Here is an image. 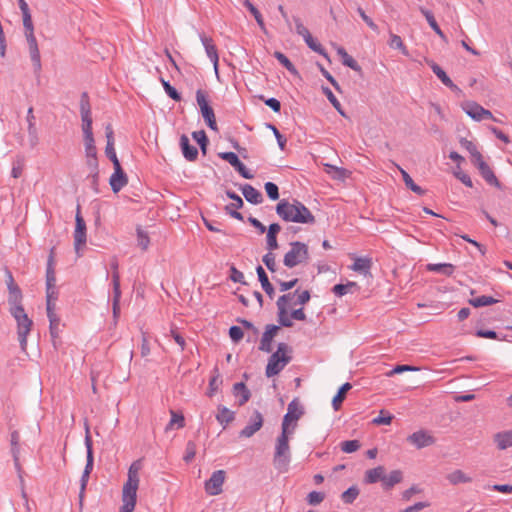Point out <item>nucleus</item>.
Segmentation results:
<instances>
[{
	"label": "nucleus",
	"instance_id": "f257e3e1",
	"mask_svg": "<svg viewBox=\"0 0 512 512\" xmlns=\"http://www.w3.org/2000/svg\"><path fill=\"white\" fill-rule=\"evenodd\" d=\"M276 213L286 222L302 224L315 223V217L311 211L298 200H294L292 203L286 199L280 200L276 205Z\"/></svg>",
	"mask_w": 512,
	"mask_h": 512
},
{
	"label": "nucleus",
	"instance_id": "f03ea898",
	"mask_svg": "<svg viewBox=\"0 0 512 512\" xmlns=\"http://www.w3.org/2000/svg\"><path fill=\"white\" fill-rule=\"evenodd\" d=\"M141 460L134 461L128 470V479L122 490V506L120 512H133L137 500V490L139 487V470L141 469Z\"/></svg>",
	"mask_w": 512,
	"mask_h": 512
},
{
	"label": "nucleus",
	"instance_id": "7ed1b4c3",
	"mask_svg": "<svg viewBox=\"0 0 512 512\" xmlns=\"http://www.w3.org/2000/svg\"><path fill=\"white\" fill-rule=\"evenodd\" d=\"M23 26H24V34L29 46V54L31 61L33 63L34 73L39 75L41 71V57L40 51L38 48L37 40L34 35V26L32 22L31 13H23Z\"/></svg>",
	"mask_w": 512,
	"mask_h": 512
},
{
	"label": "nucleus",
	"instance_id": "20e7f679",
	"mask_svg": "<svg viewBox=\"0 0 512 512\" xmlns=\"http://www.w3.org/2000/svg\"><path fill=\"white\" fill-rule=\"evenodd\" d=\"M288 430L282 429L280 436L277 438L273 464L275 469L283 473L288 470L290 463V447Z\"/></svg>",
	"mask_w": 512,
	"mask_h": 512
},
{
	"label": "nucleus",
	"instance_id": "39448f33",
	"mask_svg": "<svg viewBox=\"0 0 512 512\" xmlns=\"http://www.w3.org/2000/svg\"><path fill=\"white\" fill-rule=\"evenodd\" d=\"M290 351L286 343H279L277 350L269 357L265 374L268 378L279 374L285 366L291 361V357L287 355Z\"/></svg>",
	"mask_w": 512,
	"mask_h": 512
},
{
	"label": "nucleus",
	"instance_id": "423d86ee",
	"mask_svg": "<svg viewBox=\"0 0 512 512\" xmlns=\"http://www.w3.org/2000/svg\"><path fill=\"white\" fill-rule=\"evenodd\" d=\"M9 311L17 322V334L21 349L25 350L27 346V336L31 331L33 322L26 314L23 306L10 307Z\"/></svg>",
	"mask_w": 512,
	"mask_h": 512
},
{
	"label": "nucleus",
	"instance_id": "0eeeda50",
	"mask_svg": "<svg viewBox=\"0 0 512 512\" xmlns=\"http://www.w3.org/2000/svg\"><path fill=\"white\" fill-rule=\"evenodd\" d=\"M309 259L308 246L300 241L290 243V250L284 255L283 264L288 268L306 263Z\"/></svg>",
	"mask_w": 512,
	"mask_h": 512
},
{
	"label": "nucleus",
	"instance_id": "6e6552de",
	"mask_svg": "<svg viewBox=\"0 0 512 512\" xmlns=\"http://www.w3.org/2000/svg\"><path fill=\"white\" fill-rule=\"evenodd\" d=\"M76 226L74 231V246L78 253L80 248L86 244V223L80 213V205L77 206L75 216Z\"/></svg>",
	"mask_w": 512,
	"mask_h": 512
},
{
	"label": "nucleus",
	"instance_id": "1a4fd4ad",
	"mask_svg": "<svg viewBox=\"0 0 512 512\" xmlns=\"http://www.w3.org/2000/svg\"><path fill=\"white\" fill-rule=\"evenodd\" d=\"M225 471L216 470L205 482V491L211 496L219 495L222 492V486L225 481Z\"/></svg>",
	"mask_w": 512,
	"mask_h": 512
},
{
	"label": "nucleus",
	"instance_id": "9d476101",
	"mask_svg": "<svg viewBox=\"0 0 512 512\" xmlns=\"http://www.w3.org/2000/svg\"><path fill=\"white\" fill-rule=\"evenodd\" d=\"M263 416L258 410H254L249 423L239 432V437L250 438L263 426Z\"/></svg>",
	"mask_w": 512,
	"mask_h": 512
},
{
	"label": "nucleus",
	"instance_id": "9b49d317",
	"mask_svg": "<svg viewBox=\"0 0 512 512\" xmlns=\"http://www.w3.org/2000/svg\"><path fill=\"white\" fill-rule=\"evenodd\" d=\"M304 414V409L300 405L297 398L293 399L287 407V413L284 415L282 421V429L288 430L289 424L293 421H297Z\"/></svg>",
	"mask_w": 512,
	"mask_h": 512
},
{
	"label": "nucleus",
	"instance_id": "f8f14e48",
	"mask_svg": "<svg viewBox=\"0 0 512 512\" xmlns=\"http://www.w3.org/2000/svg\"><path fill=\"white\" fill-rule=\"evenodd\" d=\"M473 165L476 166L481 174L482 178L491 186L501 188V184L494 174L493 170L490 166L484 161L483 157L476 159L473 162Z\"/></svg>",
	"mask_w": 512,
	"mask_h": 512
},
{
	"label": "nucleus",
	"instance_id": "ddd939ff",
	"mask_svg": "<svg viewBox=\"0 0 512 512\" xmlns=\"http://www.w3.org/2000/svg\"><path fill=\"white\" fill-rule=\"evenodd\" d=\"M226 195L229 199L233 200V202L225 206V211L231 217L243 221V215L237 211V209L242 208L244 205L242 198L232 190H227Z\"/></svg>",
	"mask_w": 512,
	"mask_h": 512
},
{
	"label": "nucleus",
	"instance_id": "4468645a",
	"mask_svg": "<svg viewBox=\"0 0 512 512\" xmlns=\"http://www.w3.org/2000/svg\"><path fill=\"white\" fill-rule=\"evenodd\" d=\"M407 441L416 448L421 449L435 443V438L424 430H419L407 437Z\"/></svg>",
	"mask_w": 512,
	"mask_h": 512
},
{
	"label": "nucleus",
	"instance_id": "2eb2a0df",
	"mask_svg": "<svg viewBox=\"0 0 512 512\" xmlns=\"http://www.w3.org/2000/svg\"><path fill=\"white\" fill-rule=\"evenodd\" d=\"M114 167V173L111 175L109 184L114 193L119 192L127 183L128 178L126 173L121 167V164H117Z\"/></svg>",
	"mask_w": 512,
	"mask_h": 512
},
{
	"label": "nucleus",
	"instance_id": "dca6fc26",
	"mask_svg": "<svg viewBox=\"0 0 512 512\" xmlns=\"http://www.w3.org/2000/svg\"><path fill=\"white\" fill-rule=\"evenodd\" d=\"M279 329L280 327L274 324H268L266 326L260 341L259 350L267 353L272 351V340L278 333Z\"/></svg>",
	"mask_w": 512,
	"mask_h": 512
},
{
	"label": "nucleus",
	"instance_id": "f3484780",
	"mask_svg": "<svg viewBox=\"0 0 512 512\" xmlns=\"http://www.w3.org/2000/svg\"><path fill=\"white\" fill-rule=\"evenodd\" d=\"M105 136L107 139L105 154L111 160L113 166H117V164H120V162L117 158L116 151L114 148V131L111 124H107L105 126Z\"/></svg>",
	"mask_w": 512,
	"mask_h": 512
},
{
	"label": "nucleus",
	"instance_id": "a211bd4d",
	"mask_svg": "<svg viewBox=\"0 0 512 512\" xmlns=\"http://www.w3.org/2000/svg\"><path fill=\"white\" fill-rule=\"evenodd\" d=\"M80 113L82 127H92L91 107L87 92H83L80 97Z\"/></svg>",
	"mask_w": 512,
	"mask_h": 512
},
{
	"label": "nucleus",
	"instance_id": "6ab92c4d",
	"mask_svg": "<svg viewBox=\"0 0 512 512\" xmlns=\"http://www.w3.org/2000/svg\"><path fill=\"white\" fill-rule=\"evenodd\" d=\"M200 39L205 48L207 56L213 63L216 73H218L219 56H218L217 48L214 45L212 38L202 35L200 37Z\"/></svg>",
	"mask_w": 512,
	"mask_h": 512
},
{
	"label": "nucleus",
	"instance_id": "aec40b11",
	"mask_svg": "<svg viewBox=\"0 0 512 512\" xmlns=\"http://www.w3.org/2000/svg\"><path fill=\"white\" fill-rule=\"evenodd\" d=\"M93 443L92 438L90 436L89 426L85 425V446L87 450L86 456V465L84 468V473L91 474L94 466V456H93Z\"/></svg>",
	"mask_w": 512,
	"mask_h": 512
},
{
	"label": "nucleus",
	"instance_id": "412c9836",
	"mask_svg": "<svg viewBox=\"0 0 512 512\" xmlns=\"http://www.w3.org/2000/svg\"><path fill=\"white\" fill-rule=\"evenodd\" d=\"M180 147L184 158L187 161H195L198 157V150L195 146L190 144L189 138L183 134L180 137Z\"/></svg>",
	"mask_w": 512,
	"mask_h": 512
},
{
	"label": "nucleus",
	"instance_id": "4be33fe9",
	"mask_svg": "<svg viewBox=\"0 0 512 512\" xmlns=\"http://www.w3.org/2000/svg\"><path fill=\"white\" fill-rule=\"evenodd\" d=\"M243 196L251 204H260L263 202V195L260 191L254 188L250 184H244L240 186Z\"/></svg>",
	"mask_w": 512,
	"mask_h": 512
},
{
	"label": "nucleus",
	"instance_id": "5701e85b",
	"mask_svg": "<svg viewBox=\"0 0 512 512\" xmlns=\"http://www.w3.org/2000/svg\"><path fill=\"white\" fill-rule=\"evenodd\" d=\"M419 11L425 17V19L427 20V22H428L429 26L431 27V29L441 38V40L444 43L447 44L448 43V38L443 33L441 28L439 27L438 23L435 20V17L433 15V13L431 11L427 10L426 8L422 7V6L419 7Z\"/></svg>",
	"mask_w": 512,
	"mask_h": 512
},
{
	"label": "nucleus",
	"instance_id": "b1692460",
	"mask_svg": "<svg viewBox=\"0 0 512 512\" xmlns=\"http://www.w3.org/2000/svg\"><path fill=\"white\" fill-rule=\"evenodd\" d=\"M28 123V137L31 148H34L38 144L37 128L35 126V116L33 114V108L30 107L27 111L26 117Z\"/></svg>",
	"mask_w": 512,
	"mask_h": 512
},
{
	"label": "nucleus",
	"instance_id": "393cba45",
	"mask_svg": "<svg viewBox=\"0 0 512 512\" xmlns=\"http://www.w3.org/2000/svg\"><path fill=\"white\" fill-rule=\"evenodd\" d=\"M84 134L85 153L87 156H97V150L93 137L92 127H82Z\"/></svg>",
	"mask_w": 512,
	"mask_h": 512
},
{
	"label": "nucleus",
	"instance_id": "a878e982",
	"mask_svg": "<svg viewBox=\"0 0 512 512\" xmlns=\"http://www.w3.org/2000/svg\"><path fill=\"white\" fill-rule=\"evenodd\" d=\"M493 440L499 450L512 447V431L498 432L494 435Z\"/></svg>",
	"mask_w": 512,
	"mask_h": 512
},
{
	"label": "nucleus",
	"instance_id": "bb28decb",
	"mask_svg": "<svg viewBox=\"0 0 512 512\" xmlns=\"http://www.w3.org/2000/svg\"><path fill=\"white\" fill-rule=\"evenodd\" d=\"M256 272L258 275V280L260 281L263 290L272 299L275 295V290L273 285L270 283L265 270L261 265H258L256 267Z\"/></svg>",
	"mask_w": 512,
	"mask_h": 512
},
{
	"label": "nucleus",
	"instance_id": "cd10ccee",
	"mask_svg": "<svg viewBox=\"0 0 512 512\" xmlns=\"http://www.w3.org/2000/svg\"><path fill=\"white\" fill-rule=\"evenodd\" d=\"M47 317L49 319L50 336L54 347H56V339L59 336L60 318L55 314L54 310L50 311V309L47 311Z\"/></svg>",
	"mask_w": 512,
	"mask_h": 512
},
{
	"label": "nucleus",
	"instance_id": "c85d7f7f",
	"mask_svg": "<svg viewBox=\"0 0 512 512\" xmlns=\"http://www.w3.org/2000/svg\"><path fill=\"white\" fill-rule=\"evenodd\" d=\"M462 108L473 120L481 121V114L484 109L481 105L474 101H467L463 103Z\"/></svg>",
	"mask_w": 512,
	"mask_h": 512
},
{
	"label": "nucleus",
	"instance_id": "c756f323",
	"mask_svg": "<svg viewBox=\"0 0 512 512\" xmlns=\"http://www.w3.org/2000/svg\"><path fill=\"white\" fill-rule=\"evenodd\" d=\"M19 442H20V435L19 432L14 430L10 434V444H11V453L13 456L14 464L17 470H20V464H19Z\"/></svg>",
	"mask_w": 512,
	"mask_h": 512
},
{
	"label": "nucleus",
	"instance_id": "7c9ffc66",
	"mask_svg": "<svg viewBox=\"0 0 512 512\" xmlns=\"http://www.w3.org/2000/svg\"><path fill=\"white\" fill-rule=\"evenodd\" d=\"M384 473L385 468L383 466H377L373 469L367 470L365 472L364 482L366 484H373L378 481L383 482Z\"/></svg>",
	"mask_w": 512,
	"mask_h": 512
},
{
	"label": "nucleus",
	"instance_id": "2f4dec72",
	"mask_svg": "<svg viewBox=\"0 0 512 512\" xmlns=\"http://www.w3.org/2000/svg\"><path fill=\"white\" fill-rule=\"evenodd\" d=\"M427 271L440 273L446 276H451L455 270L454 265L450 263H429L426 265Z\"/></svg>",
	"mask_w": 512,
	"mask_h": 512
},
{
	"label": "nucleus",
	"instance_id": "473e14b6",
	"mask_svg": "<svg viewBox=\"0 0 512 512\" xmlns=\"http://www.w3.org/2000/svg\"><path fill=\"white\" fill-rule=\"evenodd\" d=\"M425 61L429 65V67L432 69L434 74L440 79V81L445 86L452 85V80L450 79V77L446 74V72L437 63H435L433 60H429V59H426Z\"/></svg>",
	"mask_w": 512,
	"mask_h": 512
},
{
	"label": "nucleus",
	"instance_id": "72a5a7b5",
	"mask_svg": "<svg viewBox=\"0 0 512 512\" xmlns=\"http://www.w3.org/2000/svg\"><path fill=\"white\" fill-rule=\"evenodd\" d=\"M216 419L221 425L225 427L235 419V413L229 410L227 407L219 405Z\"/></svg>",
	"mask_w": 512,
	"mask_h": 512
},
{
	"label": "nucleus",
	"instance_id": "f704fd0d",
	"mask_svg": "<svg viewBox=\"0 0 512 512\" xmlns=\"http://www.w3.org/2000/svg\"><path fill=\"white\" fill-rule=\"evenodd\" d=\"M402 479V472L400 470H394L387 476L384 474L382 486L384 489L388 490L396 484L400 483Z\"/></svg>",
	"mask_w": 512,
	"mask_h": 512
},
{
	"label": "nucleus",
	"instance_id": "c9c22d12",
	"mask_svg": "<svg viewBox=\"0 0 512 512\" xmlns=\"http://www.w3.org/2000/svg\"><path fill=\"white\" fill-rule=\"evenodd\" d=\"M233 392L236 396L240 395L239 406H242L245 403H247L251 397L249 389L243 382L235 383L233 385Z\"/></svg>",
	"mask_w": 512,
	"mask_h": 512
},
{
	"label": "nucleus",
	"instance_id": "e433bc0d",
	"mask_svg": "<svg viewBox=\"0 0 512 512\" xmlns=\"http://www.w3.org/2000/svg\"><path fill=\"white\" fill-rule=\"evenodd\" d=\"M352 388L349 382L344 383L339 389L336 395L333 397L332 406L334 410H338L341 407L342 402L346 398L347 392Z\"/></svg>",
	"mask_w": 512,
	"mask_h": 512
},
{
	"label": "nucleus",
	"instance_id": "4c0bfd02",
	"mask_svg": "<svg viewBox=\"0 0 512 512\" xmlns=\"http://www.w3.org/2000/svg\"><path fill=\"white\" fill-rule=\"evenodd\" d=\"M446 478L452 485L469 483L472 481L471 477H469L467 474H465L462 470L459 469L449 473Z\"/></svg>",
	"mask_w": 512,
	"mask_h": 512
},
{
	"label": "nucleus",
	"instance_id": "58836bf2",
	"mask_svg": "<svg viewBox=\"0 0 512 512\" xmlns=\"http://www.w3.org/2000/svg\"><path fill=\"white\" fill-rule=\"evenodd\" d=\"M171 419L167 426L165 427V431L168 432L169 430L174 429V426L176 425L177 429L183 428L185 426V418L182 413H178L174 410H170Z\"/></svg>",
	"mask_w": 512,
	"mask_h": 512
},
{
	"label": "nucleus",
	"instance_id": "ea45409f",
	"mask_svg": "<svg viewBox=\"0 0 512 512\" xmlns=\"http://www.w3.org/2000/svg\"><path fill=\"white\" fill-rule=\"evenodd\" d=\"M58 298V291L56 288V284L54 285H46V311L50 309L53 311L55 309V301Z\"/></svg>",
	"mask_w": 512,
	"mask_h": 512
},
{
	"label": "nucleus",
	"instance_id": "a19ab883",
	"mask_svg": "<svg viewBox=\"0 0 512 512\" xmlns=\"http://www.w3.org/2000/svg\"><path fill=\"white\" fill-rule=\"evenodd\" d=\"M397 167H398L399 171L401 172L403 181H404L405 185L407 186V188H409L410 190H412L414 193H416L418 195H424L425 190L423 188H421L419 185L415 184L413 179L411 178V176L404 169H402L400 166H397Z\"/></svg>",
	"mask_w": 512,
	"mask_h": 512
},
{
	"label": "nucleus",
	"instance_id": "79ce46f5",
	"mask_svg": "<svg viewBox=\"0 0 512 512\" xmlns=\"http://www.w3.org/2000/svg\"><path fill=\"white\" fill-rule=\"evenodd\" d=\"M371 260L369 258H356L353 265L351 266V269L362 273L364 275L369 274L370 268H371Z\"/></svg>",
	"mask_w": 512,
	"mask_h": 512
},
{
	"label": "nucleus",
	"instance_id": "37998d69",
	"mask_svg": "<svg viewBox=\"0 0 512 512\" xmlns=\"http://www.w3.org/2000/svg\"><path fill=\"white\" fill-rule=\"evenodd\" d=\"M200 111H201V115H202L204 121L206 122L207 126L211 130L217 131L218 127H217L213 108L211 106L208 108L205 107L204 109H201Z\"/></svg>",
	"mask_w": 512,
	"mask_h": 512
},
{
	"label": "nucleus",
	"instance_id": "c03bdc74",
	"mask_svg": "<svg viewBox=\"0 0 512 512\" xmlns=\"http://www.w3.org/2000/svg\"><path fill=\"white\" fill-rule=\"evenodd\" d=\"M243 4L250 11V13L254 16L260 29L262 31L266 32V26H265L263 17L261 15V13L259 12V10L249 0H244Z\"/></svg>",
	"mask_w": 512,
	"mask_h": 512
},
{
	"label": "nucleus",
	"instance_id": "a18cd8bd",
	"mask_svg": "<svg viewBox=\"0 0 512 512\" xmlns=\"http://www.w3.org/2000/svg\"><path fill=\"white\" fill-rule=\"evenodd\" d=\"M460 144L463 148H465L470 153L472 163L475 162L476 159L482 157L481 153L478 151L476 145L472 141H470L466 138H461Z\"/></svg>",
	"mask_w": 512,
	"mask_h": 512
},
{
	"label": "nucleus",
	"instance_id": "49530a36",
	"mask_svg": "<svg viewBox=\"0 0 512 512\" xmlns=\"http://www.w3.org/2000/svg\"><path fill=\"white\" fill-rule=\"evenodd\" d=\"M305 43L307 44V46L313 50L314 52L322 55L323 57H325L328 61H330V58H329V55L328 53L326 52V50L322 47V45L320 43H318L313 37L312 35H309L308 37H306L304 39Z\"/></svg>",
	"mask_w": 512,
	"mask_h": 512
},
{
	"label": "nucleus",
	"instance_id": "de8ad7c7",
	"mask_svg": "<svg viewBox=\"0 0 512 512\" xmlns=\"http://www.w3.org/2000/svg\"><path fill=\"white\" fill-rule=\"evenodd\" d=\"M497 302H498L497 299L493 298L492 296H486V295H482V296L472 298L469 300V303L476 308L493 305V304H496Z\"/></svg>",
	"mask_w": 512,
	"mask_h": 512
},
{
	"label": "nucleus",
	"instance_id": "09e8293b",
	"mask_svg": "<svg viewBox=\"0 0 512 512\" xmlns=\"http://www.w3.org/2000/svg\"><path fill=\"white\" fill-rule=\"evenodd\" d=\"M326 167H327V172L329 174H331L335 180H344L347 177H349V175H350V172L347 169L329 165V164H327Z\"/></svg>",
	"mask_w": 512,
	"mask_h": 512
},
{
	"label": "nucleus",
	"instance_id": "8fccbe9b",
	"mask_svg": "<svg viewBox=\"0 0 512 512\" xmlns=\"http://www.w3.org/2000/svg\"><path fill=\"white\" fill-rule=\"evenodd\" d=\"M359 489L353 485L344 491L341 495V499L346 504H352L359 495Z\"/></svg>",
	"mask_w": 512,
	"mask_h": 512
},
{
	"label": "nucleus",
	"instance_id": "3c124183",
	"mask_svg": "<svg viewBox=\"0 0 512 512\" xmlns=\"http://www.w3.org/2000/svg\"><path fill=\"white\" fill-rule=\"evenodd\" d=\"M274 57L279 61V63L284 66L290 73L297 74V70L293 63L282 53L279 51L274 52Z\"/></svg>",
	"mask_w": 512,
	"mask_h": 512
},
{
	"label": "nucleus",
	"instance_id": "603ef678",
	"mask_svg": "<svg viewBox=\"0 0 512 512\" xmlns=\"http://www.w3.org/2000/svg\"><path fill=\"white\" fill-rule=\"evenodd\" d=\"M192 137L197 141L203 154H206L207 145L209 140L204 130L194 131Z\"/></svg>",
	"mask_w": 512,
	"mask_h": 512
},
{
	"label": "nucleus",
	"instance_id": "864d4df0",
	"mask_svg": "<svg viewBox=\"0 0 512 512\" xmlns=\"http://www.w3.org/2000/svg\"><path fill=\"white\" fill-rule=\"evenodd\" d=\"M389 45L391 48L399 49L404 55H408V50L404 45L400 36L390 33V42Z\"/></svg>",
	"mask_w": 512,
	"mask_h": 512
},
{
	"label": "nucleus",
	"instance_id": "5fc2aeb1",
	"mask_svg": "<svg viewBox=\"0 0 512 512\" xmlns=\"http://www.w3.org/2000/svg\"><path fill=\"white\" fill-rule=\"evenodd\" d=\"M163 88L167 95L173 99L174 101H180L181 100V94L172 86L168 81H166L164 78L160 79Z\"/></svg>",
	"mask_w": 512,
	"mask_h": 512
},
{
	"label": "nucleus",
	"instance_id": "6e6d98bb",
	"mask_svg": "<svg viewBox=\"0 0 512 512\" xmlns=\"http://www.w3.org/2000/svg\"><path fill=\"white\" fill-rule=\"evenodd\" d=\"M278 309V322L283 327H292L293 322L291 320V317L288 315V309L287 308H277Z\"/></svg>",
	"mask_w": 512,
	"mask_h": 512
},
{
	"label": "nucleus",
	"instance_id": "4d7b16f0",
	"mask_svg": "<svg viewBox=\"0 0 512 512\" xmlns=\"http://www.w3.org/2000/svg\"><path fill=\"white\" fill-rule=\"evenodd\" d=\"M25 165V159L23 156H18L13 162L11 174L14 178H19L22 175Z\"/></svg>",
	"mask_w": 512,
	"mask_h": 512
},
{
	"label": "nucleus",
	"instance_id": "13d9d810",
	"mask_svg": "<svg viewBox=\"0 0 512 512\" xmlns=\"http://www.w3.org/2000/svg\"><path fill=\"white\" fill-rule=\"evenodd\" d=\"M393 420V416L385 411L381 410L378 417L374 418L372 423L376 425H390Z\"/></svg>",
	"mask_w": 512,
	"mask_h": 512
},
{
	"label": "nucleus",
	"instance_id": "bf43d9fd",
	"mask_svg": "<svg viewBox=\"0 0 512 512\" xmlns=\"http://www.w3.org/2000/svg\"><path fill=\"white\" fill-rule=\"evenodd\" d=\"M137 240L138 246L141 247L142 250H147L150 239L145 231H143L140 227L137 228Z\"/></svg>",
	"mask_w": 512,
	"mask_h": 512
},
{
	"label": "nucleus",
	"instance_id": "052dcab7",
	"mask_svg": "<svg viewBox=\"0 0 512 512\" xmlns=\"http://www.w3.org/2000/svg\"><path fill=\"white\" fill-rule=\"evenodd\" d=\"M360 446L358 440H348L341 443V450L345 453H353L356 452Z\"/></svg>",
	"mask_w": 512,
	"mask_h": 512
},
{
	"label": "nucleus",
	"instance_id": "680f3d73",
	"mask_svg": "<svg viewBox=\"0 0 512 512\" xmlns=\"http://www.w3.org/2000/svg\"><path fill=\"white\" fill-rule=\"evenodd\" d=\"M342 63H343V65L351 68L355 72L362 74V68L360 67V65L357 63V61L351 55H349V54L345 55L342 59Z\"/></svg>",
	"mask_w": 512,
	"mask_h": 512
},
{
	"label": "nucleus",
	"instance_id": "e2e57ef3",
	"mask_svg": "<svg viewBox=\"0 0 512 512\" xmlns=\"http://www.w3.org/2000/svg\"><path fill=\"white\" fill-rule=\"evenodd\" d=\"M325 498V494L318 491H312L307 495V502L309 505H318L320 504Z\"/></svg>",
	"mask_w": 512,
	"mask_h": 512
},
{
	"label": "nucleus",
	"instance_id": "0e129e2a",
	"mask_svg": "<svg viewBox=\"0 0 512 512\" xmlns=\"http://www.w3.org/2000/svg\"><path fill=\"white\" fill-rule=\"evenodd\" d=\"M265 191L267 193V196L271 200H277L279 199V189L278 186L273 182H266L265 183Z\"/></svg>",
	"mask_w": 512,
	"mask_h": 512
},
{
	"label": "nucleus",
	"instance_id": "69168bd1",
	"mask_svg": "<svg viewBox=\"0 0 512 512\" xmlns=\"http://www.w3.org/2000/svg\"><path fill=\"white\" fill-rule=\"evenodd\" d=\"M262 261L270 272L274 273L276 271L275 254L269 251L263 256Z\"/></svg>",
	"mask_w": 512,
	"mask_h": 512
},
{
	"label": "nucleus",
	"instance_id": "338daca9",
	"mask_svg": "<svg viewBox=\"0 0 512 512\" xmlns=\"http://www.w3.org/2000/svg\"><path fill=\"white\" fill-rule=\"evenodd\" d=\"M297 293H298V290H296L293 293H287V294H283L282 296H280L276 302L277 308H287L288 309L289 302L292 301V299L294 298V296Z\"/></svg>",
	"mask_w": 512,
	"mask_h": 512
},
{
	"label": "nucleus",
	"instance_id": "774afa93",
	"mask_svg": "<svg viewBox=\"0 0 512 512\" xmlns=\"http://www.w3.org/2000/svg\"><path fill=\"white\" fill-rule=\"evenodd\" d=\"M22 292L21 289L9 293L8 303L10 307L22 306Z\"/></svg>",
	"mask_w": 512,
	"mask_h": 512
}]
</instances>
